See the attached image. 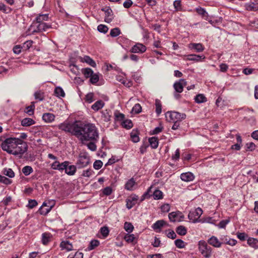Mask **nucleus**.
Listing matches in <instances>:
<instances>
[{"mask_svg":"<svg viewBox=\"0 0 258 258\" xmlns=\"http://www.w3.org/2000/svg\"><path fill=\"white\" fill-rule=\"evenodd\" d=\"M35 109L34 102H31L30 105L28 106L25 108V112L28 114L29 115H31L34 114Z\"/></svg>","mask_w":258,"mask_h":258,"instance_id":"30","label":"nucleus"},{"mask_svg":"<svg viewBox=\"0 0 258 258\" xmlns=\"http://www.w3.org/2000/svg\"><path fill=\"white\" fill-rule=\"evenodd\" d=\"M48 18L47 14L40 15L36 18V21L37 23H43V21H47Z\"/></svg>","mask_w":258,"mask_h":258,"instance_id":"39","label":"nucleus"},{"mask_svg":"<svg viewBox=\"0 0 258 258\" xmlns=\"http://www.w3.org/2000/svg\"><path fill=\"white\" fill-rule=\"evenodd\" d=\"M110 117L111 115L107 110L102 112V117L103 118V120L104 121H109L110 120Z\"/></svg>","mask_w":258,"mask_h":258,"instance_id":"44","label":"nucleus"},{"mask_svg":"<svg viewBox=\"0 0 258 258\" xmlns=\"http://www.w3.org/2000/svg\"><path fill=\"white\" fill-rule=\"evenodd\" d=\"M165 222L163 220H158L156 221L153 225L152 228L154 230H160V229L165 225Z\"/></svg>","mask_w":258,"mask_h":258,"instance_id":"22","label":"nucleus"},{"mask_svg":"<svg viewBox=\"0 0 258 258\" xmlns=\"http://www.w3.org/2000/svg\"><path fill=\"white\" fill-rule=\"evenodd\" d=\"M22 172L25 175L28 176L33 172V169L30 166H26L23 168Z\"/></svg>","mask_w":258,"mask_h":258,"instance_id":"41","label":"nucleus"},{"mask_svg":"<svg viewBox=\"0 0 258 258\" xmlns=\"http://www.w3.org/2000/svg\"><path fill=\"white\" fill-rule=\"evenodd\" d=\"M55 115L51 113H45L42 115L43 120L47 123L52 122L54 120Z\"/></svg>","mask_w":258,"mask_h":258,"instance_id":"19","label":"nucleus"},{"mask_svg":"<svg viewBox=\"0 0 258 258\" xmlns=\"http://www.w3.org/2000/svg\"><path fill=\"white\" fill-rule=\"evenodd\" d=\"M94 94L93 93H89L86 96V101L89 103H91L93 101Z\"/></svg>","mask_w":258,"mask_h":258,"instance_id":"62","label":"nucleus"},{"mask_svg":"<svg viewBox=\"0 0 258 258\" xmlns=\"http://www.w3.org/2000/svg\"><path fill=\"white\" fill-rule=\"evenodd\" d=\"M138 200V197L136 195H133L130 196L126 200V207L128 209H131L134 206Z\"/></svg>","mask_w":258,"mask_h":258,"instance_id":"11","label":"nucleus"},{"mask_svg":"<svg viewBox=\"0 0 258 258\" xmlns=\"http://www.w3.org/2000/svg\"><path fill=\"white\" fill-rule=\"evenodd\" d=\"M35 124V121L30 118H25L21 121V125L23 126H29Z\"/></svg>","mask_w":258,"mask_h":258,"instance_id":"23","label":"nucleus"},{"mask_svg":"<svg viewBox=\"0 0 258 258\" xmlns=\"http://www.w3.org/2000/svg\"><path fill=\"white\" fill-rule=\"evenodd\" d=\"M202 57V56L196 54H189L187 56L186 59L188 60L199 61Z\"/></svg>","mask_w":258,"mask_h":258,"instance_id":"38","label":"nucleus"},{"mask_svg":"<svg viewBox=\"0 0 258 258\" xmlns=\"http://www.w3.org/2000/svg\"><path fill=\"white\" fill-rule=\"evenodd\" d=\"M176 231L180 235H185L187 233L186 228L182 225L178 226L176 228Z\"/></svg>","mask_w":258,"mask_h":258,"instance_id":"33","label":"nucleus"},{"mask_svg":"<svg viewBox=\"0 0 258 258\" xmlns=\"http://www.w3.org/2000/svg\"><path fill=\"white\" fill-rule=\"evenodd\" d=\"M142 111V107L141 105L137 103L135 105L132 109V111L135 113H139Z\"/></svg>","mask_w":258,"mask_h":258,"instance_id":"60","label":"nucleus"},{"mask_svg":"<svg viewBox=\"0 0 258 258\" xmlns=\"http://www.w3.org/2000/svg\"><path fill=\"white\" fill-rule=\"evenodd\" d=\"M149 142L151 147L153 149H156L158 146V140L155 137L149 138Z\"/></svg>","mask_w":258,"mask_h":258,"instance_id":"27","label":"nucleus"},{"mask_svg":"<svg viewBox=\"0 0 258 258\" xmlns=\"http://www.w3.org/2000/svg\"><path fill=\"white\" fill-rule=\"evenodd\" d=\"M50 28V26L45 23H40L37 26L36 29L33 30V33L40 32L46 31Z\"/></svg>","mask_w":258,"mask_h":258,"instance_id":"15","label":"nucleus"},{"mask_svg":"<svg viewBox=\"0 0 258 258\" xmlns=\"http://www.w3.org/2000/svg\"><path fill=\"white\" fill-rule=\"evenodd\" d=\"M67 161H64L62 163H59L58 161L56 160L51 164V167L53 170H57L59 171H62L67 166Z\"/></svg>","mask_w":258,"mask_h":258,"instance_id":"9","label":"nucleus"},{"mask_svg":"<svg viewBox=\"0 0 258 258\" xmlns=\"http://www.w3.org/2000/svg\"><path fill=\"white\" fill-rule=\"evenodd\" d=\"M173 6L176 11L181 10V1L179 0L175 1L173 3Z\"/></svg>","mask_w":258,"mask_h":258,"instance_id":"57","label":"nucleus"},{"mask_svg":"<svg viewBox=\"0 0 258 258\" xmlns=\"http://www.w3.org/2000/svg\"><path fill=\"white\" fill-rule=\"evenodd\" d=\"M60 247L62 249H65L68 251L74 249L73 244L67 240L61 241Z\"/></svg>","mask_w":258,"mask_h":258,"instance_id":"17","label":"nucleus"},{"mask_svg":"<svg viewBox=\"0 0 258 258\" xmlns=\"http://www.w3.org/2000/svg\"><path fill=\"white\" fill-rule=\"evenodd\" d=\"M180 179L185 182L192 181L195 179L194 175L190 172L182 173L180 174Z\"/></svg>","mask_w":258,"mask_h":258,"instance_id":"13","label":"nucleus"},{"mask_svg":"<svg viewBox=\"0 0 258 258\" xmlns=\"http://www.w3.org/2000/svg\"><path fill=\"white\" fill-rule=\"evenodd\" d=\"M165 117L168 121H181L186 117L184 113H180L176 111H168L166 113Z\"/></svg>","mask_w":258,"mask_h":258,"instance_id":"4","label":"nucleus"},{"mask_svg":"<svg viewBox=\"0 0 258 258\" xmlns=\"http://www.w3.org/2000/svg\"><path fill=\"white\" fill-rule=\"evenodd\" d=\"M208 242L209 244L215 247H220L222 245V243L216 237L214 236H213L210 238L208 240Z\"/></svg>","mask_w":258,"mask_h":258,"instance_id":"16","label":"nucleus"},{"mask_svg":"<svg viewBox=\"0 0 258 258\" xmlns=\"http://www.w3.org/2000/svg\"><path fill=\"white\" fill-rule=\"evenodd\" d=\"M189 48L196 50L197 52H202L204 49L201 43H190L189 45Z\"/></svg>","mask_w":258,"mask_h":258,"instance_id":"21","label":"nucleus"},{"mask_svg":"<svg viewBox=\"0 0 258 258\" xmlns=\"http://www.w3.org/2000/svg\"><path fill=\"white\" fill-rule=\"evenodd\" d=\"M0 182L3 183L5 184H11L12 181L10 179L7 178L5 176H2L0 175Z\"/></svg>","mask_w":258,"mask_h":258,"instance_id":"58","label":"nucleus"},{"mask_svg":"<svg viewBox=\"0 0 258 258\" xmlns=\"http://www.w3.org/2000/svg\"><path fill=\"white\" fill-rule=\"evenodd\" d=\"M247 243L248 245L251 247L255 249H258V240L256 238L249 237L247 239Z\"/></svg>","mask_w":258,"mask_h":258,"instance_id":"20","label":"nucleus"},{"mask_svg":"<svg viewBox=\"0 0 258 258\" xmlns=\"http://www.w3.org/2000/svg\"><path fill=\"white\" fill-rule=\"evenodd\" d=\"M79 123L78 121L74 122H64L58 125V128L61 131L70 133L76 137Z\"/></svg>","mask_w":258,"mask_h":258,"instance_id":"3","label":"nucleus"},{"mask_svg":"<svg viewBox=\"0 0 258 258\" xmlns=\"http://www.w3.org/2000/svg\"><path fill=\"white\" fill-rule=\"evenodd\" d=\"M103 163L101 160H96L93 164V167L96 170L100 169Z\"/></svg>","mask_w":258,"mask_h":258,"instance_id":"59","label":"nucleus"},{"mask_svg":"<svg viewBox=\"0 0 258 258\" xmlns=\"http://www.w3.org/2000/svg\"><path fill=\"white\" fill-rule=\"evenodd\" d=\"M97 30L100 32L106 33L108 30V28L105 25L100 24L98 26Z\"/></svg>","mask_w":258,"mask_h":258,"instance_id":"52","label":"nucleus"},{"mask_svg":"<svg viewBox=\"0 0 258 258\" xmlns=\"http://www.w3.org/2000/svg\"><path fill=\"white\" fill-rule=\"evenodd\" d=\"M82 72L86 78H90L94 73L93 70L89 68L83 69Z\"/></svg>","mask_w":258,"mask_h":258,"instance_id":"32","label":"nucleus"},{"mask_svg":"<svg viewBox=\"0 0 258 258\" xmlns=\"http://www.w3.org/2000/svg\"><path fill=\"white\" fill-rule=\"evenodd\" d=\"M122 125L125 128L130 129L133 127V123L131 120L127 119L122 122Z\"/></svg>","mask_w":258,"mask_h":258,"instance_id":"48","label":"nucleus"},{"mask_svg":"<svg viewBox=\"0 0 258 258\" xmlns=\"http://www.w3.org/2000/svg\"><path fill=\"white\" fill-rule=\"evenodd\" d=\"M33 41L32 40L26 41L24 43L22 46L23 50H27L29 49L32 46Z\"/></svg>","mask_w":258,"mask_h":258,"instance_id":"46","label":"nucleus"},{"mask_svg":"<svg viewBox=\"0 0 258 258\" xmlns=\"http://www.w3.org/2000/svg\"><path fill=\"white\" fill-rule=\"evenodd\" d=\"M124 239L128 243H137V238L133 234H126L124 236Z\"/></svg>","mask_w":258,"mask_h":258,"instance_id":"25","label":"nucleus"},{"mask_svg":"<svg viewBox=\"0 0 258 258\" xmlns=\"http://www.w3.org/2000/svg\"><path fill=\"white\" fill-rule=\"evenodd\" d=\"M90 78V82L93 84H95L98 82L99 79L98 74L94 73L93 74Z\"/></svg>","mask_w":258,"mask_h":258,"instance_id":"50","label":"nucleus"},{"mask_svg":"<svg viewBox=\"0 0 258 258\" xmlns=\"http://www.w3.org/2000/svg\"><path fill=\"white\" fill-rule=\"evenodd\" d=\"M34 97L35 99L42 101L44 99L43 93L40 91H37L34 93Z\"/></svg>","mask_w":258,"mask_h":258,"instance_id":"54","label":"nucleus"},{"mask_svg":"<svg viewBox=\"0 0 258 258\" xmlns=\"http://www.w3.org/2000/svg\"><path fill=\"white\" fill-rule=\"evenodd\" d=\"M0 146L4 151L19 158L22 157L28 149L26 142L16 138H9L4 141L0 139Z\"/></svg>","mask_w":258,"mask_h":258,"instance_id":"1","label":"nucleus"},{"mask_svg":"<svg viewBox=\"0 0 258 258\" xmlns=\"http://www.w3.org/2000/svg\"><path fill=\"white\" fill-rule=\"evenodd\" d=\"M54 93L58 97H63L65 96V93L63 89L60 87H57L54 90Z\"/></svg>","mask_w":258,"mask_h":258,"instance_id":"31","label":"nucleus"},{"mask_svg":"<svg viewBox=\"0 0 258 258\" xmlns=\"http://www.w3.org/2000/svg\"><path fill=\"white\" fill-rule=\"evenodd\" d=\"M100 244V242L98 240H92L90 241V244L88 246V248L91 250L94 249L95 248L97 247Z\"/></svg>","mask_w":258,"mask_h":258,"instance_id":"35","label":"nucleus"},{"mask_svg":"<svg viewBox=\"0 0 258 258\" xmlns=\"http://www.w3.org/2000/svg\"><path fill=\"white\" fill-rule=\"evenodd\" d=\"M121 33L119 28L116 27L112 29L110 32V35L112 37H115L118 36Z\"/></svg>","mask_w":258,"mask_h":258,"instance_id":"42","label":"nucleus"},{"mask_svg":"<svg viewBox=\"0 0 258 258\" xmlns=\"http://www.w3.org/2000/svg\"><path fill=\"white\" fill-rule=\"evenodd\" d=\"M230 222L229 218L225 220H222L219 222V223L218 225V227L219 228H224L226 225L228 224Z\"/></svg>","mask_w":258,"mask_h":258,"instance_id":"55","label":"nucleus"},{"mask_svg":"<svg viewBox=\"0 0 258 258\" xmlns=\"http://www.w3.org/2000/svg\"><path fill=\"white\" fill-rule=\"evenodd\" d=\"M93 172L91 169H88L83 171L82 175L84 177H89L92 175Z\"/></svg>","mask_w":258,"mask_h":258,"instance_id":"56","label":"nucleus"},{"mask_svg":"<svg viewBox=\"0 0 258 258\" xmlns=\"http://www.w3.org/2000/svg\"><path fill=\"white\" fill-rule=\"evenodd\" d=\"M104 105V103L103 101L102 100H98L92 105L91 108L96 111L102 108Z\"/></svg>","mask_w":258,"mask_h":258,"instance_id":"24","label":"nucleus"},{"mask_svg":"<svg viewBox=\"0 0 258 258\" xmlns=\"http://www.w3.org/2000/svg\"><path fill=\"white\" fill-rule=\"evenodd\" d=\"M131 138L132 140L134 143H137L140 141V138L136 132L133 131L131 133Z\"/></svg>","mask_w":258,"mask_h":258,"instance_id":"45","label":"nucleus"},{"mask_svg":"<svg viewBox=\"0 0 258 258\" xmlns=\"http://www.w3.org/2000/svg\"><path fill=\"white\" fill-rule=\"evenodd\" d=\"M134 226L131 223L125 222L124 224V229L128 233H131L134 230Z\"/></svg>","mask_w":258,"mask_h":258,"instance_id":"37","label":"nucleus"},{"mask_svg":"<svg viewBox=\"0 0 258 258\" xmlns=\"http://www.w3.org/2000/svg\"><path fill=\"white\" fill-rule=\"evenodd\" d=\"M94 142L95 141H90V142L87 145L88 149L92 151H95L97 148Z\"/></svg>","mask_w":258,"mask_h":258,"instance_id":"61","label":"nucleus"},{"mask_svg":"<svg viewBox=\"0 0 258 258\" xmlns=\"http://www.w3.org/2000/svg\"><path fill=\"white\" fill-rule=\"evenodd\" d=\"M90 163L89 157L85 154H81L79 155L77 164L78 168H81L87 166Z\"/></svg>","mask_w":258,"mask_h":258,"instance_id":"6","label":"nucleus"},{"mask_svg":"<svg viewBox=\"0 0 258 258\" xmlns=\"http://www.w3.org/2000/svg\"><path fill=\"white\" fill-rule=\"evenodd\" d=\"M52 208V206H48L46 208H45L44 209L43 208L41 207L39 209V213L41 215H45L47 214L50 212V211L51 210Z\"/></svg>","mask_w":258,"mask_h":258,"instance_id":"51","label":"nucleus"},{"mask_svg":"<svg viewBox=\"0 0 258 258\" xmlns=\"http://www.w3.org/2000/svg\"><path fill=\"white\" fill-rule=\"evenodd\" d=\"M0 11L5 14H9L12 11V9L7 7L4 4L0 3Z\"/></svg>","mask_w":258,"mask_h":258,"instance_id":"36","label":"nucleus"},{"mask_svg":"<svg viewBox=\"0 0 258 258\" xmlns=\"http://www.w3.org/2000/svg\"><path fill=\"white\" fill-rule=\"evenodd\" d=\"M76 137L84 144L87 141H97L99 134L96 126L92 123L79 122Z\"/></svg>","mask_w":258,"mask_h":258,"instance_id":"2","label":"nucleus"},{"mask_svg":"<svg viewBox=\"0 0 258 258\" xmlns=\"http://www.w3.org/2000/svg\"><path fill=\"white\" fill-rule=\"evenodd\" d=\"M112 192V189L111 187L109 186H107L103 189V193L104 195L106 196H109L111 194Z\"/></svg>","mask_w":258,"mask_h":258,"instance_id":"64","label":"nucleus"},{"mask_svg":"<svg viewBox=\"0 0 258 258\" xmlns=\"http://www.w3.org/2000/svg\"><path fill=\"white\" fill-rule=\"evenodd\" d=\"M202 214V209L199 207L197 208L195 211L190 212L188 217L190 220H192L194 223H196L198 221V219L201 217Z\"/></svg>","mask_w":258,"mask_h":258,"instance_id":"7","label":"nucleus"},{"mask_svg":"<svg viewBox=\"0 0 258 258\" xmlns=\"http://www.w3.org/2000/svg\"><path fill=\"white\" fill-rule=\"evenodd\" d=\"M100 232L103 237L105 238L108 235L109 231L107 227L104 226L101 228Z\"/></svg>","mask_w":258,"mask_h":258,"instance_id":"49","label":"nucleus"},{"mask_svg":"<svg viewBox=\"0 0 258 258\" xmlns=\"http://www.w3.org/2000/svg\"><path fill=\"white\" fill-rule=\"evenodd\" d=\"M182 214L180 212H173L169 214L168 217L171 222H175L182 217Z\"/></svg>","mask_w":258,"mask_h":258,"instance_id":"18","label":"nucleus"},{"mask_svg":"<svg viewBox=\"0 0 258 258\" xmlns=\"http://www.w3.org/2000/svg\"><path fill=\"white\" fill-rule=\"evenodd\" d=\"M195 102L198 103H204L207 101L206 97L202 94L197 95L195 98Z\"/></svg>","mask_w":258,"mask_h":258,"instance_id":"29","label":"nucleus"},{"mask_svg":"<svg viewBox=\"0 0 258 258\" xmlns=\"http://www.w3.org/2000/svg\"><path fill=\"white\" fill-rule=\"evenodd\" d=\"M67 162L68 165L66 168L64 169L65 173L69 175H74L76 172V166L74 165H70V163L69 161H67Z\"/></svg>","mask_w":258,"mask_h":258,"instance_id":"14","label":"nucleus"},{"mask_svg":"<svg viewBox=\"0 0 258 258\" xmlns=\"http://www.w3.org/2000/svg\"><path fill=\"white\" fill-rule=\"evenodd\" d=\"M153 197L155 200L161 199L163 198V193L160 190L156 189L153 192Z\"/></svg>","mask_w":258,"mask_h":258,"instance_id":"43","label":"nucleus"},{"mask_svg":"<svg viewBox=\"0 0 258 258\" xmlns=\"http://www.w3.org/2000/svg\"><path fill=\"white\" fill-rule=\"evenodd\" d=\"M3 172L4 175L10 178H13L15 176V173L11 168H4Z\"/></svg>","mask_w":258,"mask_h":258,"instance_id":"34","label":"nucleus"},{"mask_svg":"<svg viewBox=\"0 0 258 258\" xmlns=\"http://www.w3.org/2000/svg\"><path fill=\"white\" fill-rule=\"evenodd\" d=\"M50 237L49 233H43L42 235V243L44 245H46L49 241Z\"/></svg>","mask_w":258,"mask_h":258,"instance_id":"40","label":"nucleus"},{"mask_svg":"<svg viewBox=\"0 0 258 258\" xmlns=\"http://www.w3.org/2000/svg\"><path fill=\"white\" fill-rule=\"evenodd\" d=\"M187 84L186 81L184 79H180L179 81L176 82L174 85L173 87L177 93H181L183 91V88Z\"/></svg>","mask_w":258,"mask_h":258,"instance_id":"10","label":"nucleus"},{"mask_svg":"<svg viewBox=\"0 0 258 258\" xmlns=\"http://www.w3.org/2000/svg\"><path fill=\"white\" fill-rule=\"evenodd\" d=\"M155 105H156V112L158 115H159L161 113L162 106H161V102L159 100H156Z\"/></svg>","mask_w":258,"mask_h":258,"instance_id":"47","label":"nucleus"},{"mask_svg":"<svg viewBox=\"0 0 258 258\" xmlns=\"http://www.w3.org/2000/svg\"><path fill=\"white\" fill-rule=\"evenodd\" d=\"M146 49V47L142 43H138L132 47L130 50V52L134 53H142L145 52Z\"/></svg>","mask_w":258,"mask_h":258,"instance_id":"8","label":"nucleus"},{"mask_svg":"<svg viewBox=\"0 0 258 258\" xmlns=\"http://www.w3.org/2000/svg\"><path fill=\"white\" fill-rule=\"evenodd\" d=\"M199 249L201 254L206 257H210L212 254V248L204 240L199 242Z\"/></svg>","mask_w":258,"mask_h":258,"instance_id":"5","label":"nucleus"},{"mask_svg":"<svg viewBox=\"0 0 258 258\" xmlns=\"http://www.w3.org/2000/svg\"><path fill=\"white\" fill-rule=\"evenodd\" d=\"M102 11L105 13V21L108 23L111 22L113 19L112 12L109 8L102 9Z\"/></svg>","mask_w":258,"mask_h":258,"instance_id":"12","label":"nucleus"},{"mask_svg":"<svg viewBox=\"0 0 258 258\" xmlns=\"http://www.w3.org/2000/svg\"><path fill=\"white\" fill-rule=\"evenodd\" d=\"M22 49H23L22 46L18 45L14 47L13 51L15 54H19L21 52Z\"/></svg>","mask_w":258,"mask_h":258,"instance_id":"63","label":"nucleus"},{"mask_svg":"<svg viewBox=\"0 0 258 258\" xmlns=\"http://www.w3.org/2000/svg\"><path fill=\"white\" fill-rule=\"evenodd\" d=\"M174 243L176 246L179 248H182L185 247L184 242L181 239L175 240Z\"/></svg>","mask_w":258,"mask_h":258,"instance_id":"53","label":"nucleus"},{"mask_svg":"<svg viewBox=\"0 0 258 258\" xmlns=\"http://www.w3.org/2000/svg\"><path fill=\"white\" fill-rule=\"evenodd\" d=\"M136 182L133 178H131L128 180L125 185V188L128 190H134V187L135 185Z\"/></svg>","mask_w":258,"mask_h":258,"instance_id":"26","label":"nucleus"},{"mask_svg":"<svg viewBox=\"0 0 258 258\" xmlns=\"http://www.w3.org/2000/svg\"><path fill=\"white\" fill-rule=\"evenodd\" d=\"M82 61L86 62L91 67H95L96 66L95 62L89 56L86 55L82 58Z\"/></svg>","mask_w":258,"mask_h":258,"instance_id":"28","label":"nucleus"}]
</instances>
